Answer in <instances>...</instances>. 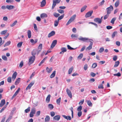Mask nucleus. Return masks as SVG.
Masks as SVG:
<instances>
[{
	"label": "nucleus",
	"mask_w": 122,
	"mask_h": 122,
	"mask_svg": "<svg viewBox=\"0 0 122 122\" xmlns=\"http://www.w3.org/2000/svg\"><path fill=\"white\" fill-rule=\"evenodd\" d=\"M120 63V62L119 61H116L115 62V65L114 66V67H116L118 66Z\"/></svg>",
	"instance_id": "29"
},
{
	"label": "nucleus",
	"mask_w": 122,
	"mask_h": 122,
	"mask_svg": "<svg viewBox=\"0 0 122 122\" xmlns=\"http://www.w3.org/2000/svg\"><path fill=\"white\" fill-rule=\"evenodd\" d=\"M52 70V67H50L49 68L48 67H47L46 68V70L47 72L48 73H50Z\"/></svg>",
	"instance_id": "22"
},
{
	"label": "nucleus",
	"mask_w": 122,
	"mask_h": 122,
	"mask_svg": "<svg viewBox=\"0 0 122 122\" xmlns=\"http://www.w3.org/2000/svg\"><path fill=\"white\" fill-rule=\"evenodd\" d=\"M46 4V0H43L41 3V7H43Z\"/></svg>",
	"instance_id": "21"
},
{
	"label": "nucleus",
	"mask_w": 122,
	"mask_h": 122,
	"mask_svg": "<svg viewBox=\"0 0 122 122\" xmlns=\"http://www.w3.org/2000/svg\"><path fill=\"white\" fill-rule=\"evenodd\" d=\"M119 0H117L115 2V7H117L119 5Z\"/></svg>",
	"instance_id": "37"
},
{
	"label": "nucleus",
	"mask_w": 122,
	"mask_h": 122,
	"mask_svg": "<svg viewBox=\"0 0 122 122\" xmlns=\"http://www.w3.org/2000/svg\"><path fill=\"white\" fill-rule=\"evenodd\" d=\"M28 36L29 38H30L31 37V31L30 30H28L27 31Z\"/></svg>",
	"instance_id": "28"
},
{
	"label": "nucleus",
	"mask_w": 122,
	"mask_h": 122,
	"mask_svg": "<svg viewBox=\"0 0 122 122\" xmlns=\"http://www.w3.org/2000/svg\"><path fill=\"white\" fill-rule=\"evenodd\" d=\"M87 6L85 5L82 7L81 9V12H83L86 8Z\"/></svg>",
	"instance_id": "34"
},
{
	"label": "nucleus",
	"mask_w": 122,
	"mask_h": 122,
	"mask_svg": "<svg viewBox=\"0 0 122 122\" xmlns=\"http://www.w3.org/2000/svg\"><path fill=\"white\" fill-rule=\"evenodd\" d=\"M82 109V107L81 106H80L77 108V110L79 112H81Z\"/></svg>",
	"instance_id": "50"
},
{
	"label": "nucleus",
	"mask_w": 122,
	"mask_h": 122,
	"mask_svg": "<svg viewBox=\"0 0 122 122\" xmlns=\"http://www.w3.org/2000/svg\"><path fill=\"white\" fill-rule=\"evenodd\" d=\"M2 58L3 60L5 61H7V57L5 56H2Z\"/></svg>",
	"instance_id": "51"
},
{
	"label": "nucleus",
	"mask_w": 122,
	"mask_h": 122,
	"mask_svg": "<svg viewBox=\"0 0 122 122\" xmlns=\"http://www.w3.org/2000/svg\"><path fill=\"white\" fill-rule=\"evenodd\" d=\"M36 111V109L34 107L32 108L30 114V117H33L34 116V114L35 113Z\"/></svg>",
	"instance_id": "4"
},
{
	"label": "nucleus",
	"mask_w": 122,
	"mask_h": 122,
	"mask_svg": "<svg viewBox=\"0 0 122 122\" xmlns=\"http://www.w3.org/2000/svg\"><path fill=\"white\" fill-rule=\"evenodd\" d=\"M40 16L41 18L43 19L45 18H46L47 17V15L46 14L44 13L41 14V15Z\"/></svg>",
	"instance_id": "20"
},
{
	"label": "nucleus",
	"mask_w": 122,
	"mask_h": 122,
	"mask_svg": "<svg viewBox=\"0 0 122 122\" xmlns=\"http://www.w3.org/2000/svg\"><path fill=\"white\" fill-rule=\"evenodd\" d=\"M86 102L89 106L90 107H92V104L90 100H86Z\"/></svg>",
	"instance_id": "27"
},
{
	"label": "nucleus",
	"mask_w": 122,
	"mask_h": 122,
	"mask_svg": "<svg viewBox=\"0 0 122 122\" xmlns=\"http://www.w3.org/2000/svg\"><path fill=\"white\" fill-rule=\"evenodd\" d=\"M48 107L51 110H52L54 108V106L53 105L51 104H49L48 105Z\"/></svg>",
	"instance_id": "30"
},
{
	"label": "nucleus",
	"mask_w": 122,
	"mask_h": 122,
	"mask_svg": "<svg viewBox=\"0 0 122 122\" xmlns=\"http://www.w3.org/2000/svg\"><path fill=\"white\" fill-rule=\"evenodd\" d=\"M17 20L15 21L12 24L10 25V26L11 27H13L15 26L16 24L17 23Z\"/></svg>",
	"instance_id": "42"
},
{
	"label": "nucleus",
	"mask_w": 122,
	"mask_h": 122,
	"mask_svg": "<svg viewBox=\"0 0 122 122\" xmlns=\"http://www.w3.org/2000/svg\"><path fill=\"white\" fill-rule=\"evenodd\" d=\"M76 16V15L75 14L71 17L70 19L66 23V25H68L73 21L75 19Z\"/></svg>",
	"instance_id": "2"
},
{
	"label": "nucleus",
	"mask_w": 122,
	"mask_h": 122,
	"mask_svg": "<svg viewBox=\"0 0 122 122\" xmlns=\"http://www.w3.org/2000/svg\"><path fill=\"white\" fill-rule=\"evenodd\" d=\"M20 78H18L15 81V85H17L20 82Z\"/></svg>",
	"instance_id": "33"
},
{
	"label": "nucleus",
	"mask_w": 122,
	"mask_h": 122,
	"mask_svg": "<svg viewBox=\"0 0 122 122\" xmlns=\"http://www.w3.org/2000/svg\"><path fill=\"white\" fill-rule=\"evenodd\" d=\"M62 116L64 118L67 119V120H70L71 119V117L69 116H66L65 115H62Z\"/></svg>",
	"instance_id": "16"
},
{
	"label": "nucleus",
	"mask_w": 122,
	"mask_h": 122,
	"mask_svg": "<svg viewBox=\"0 0 122 122\" xmlns=\"http://www.w3.org/2000/svg\"><path fill=\"white\" fill-rule=\"evenodd\" d=\"M7 30H4L3 31L0 32V34L2 35H5V34L7 33Z\"/></svg>",
	"instance_id": "31"
},
{
	"label": "nucleus",
	"mask_w": 122,
	"mask_h": 122,
	"mask_svg": "<svg viewBox=\"0 0 122 122\" xmlns=\"http://www.w3.org/2000/svg\"><path fill=\"white\" fill-rule=\"evenodd\" d=\"M35 59V56H31L29 59V62L28 63V64L30 65L32 64L34 61Z\"/></svg>",
	"instance_id": "5"
},
{
	"label": "nucleus",
	"mask_w": 122,
	"mask_h": 122,
	"mask_svg": "<svg viewBox=\"0 0 122 122\" xmlns=\"http://www.w3.org/2000/svg\"><path fill=\"white\" fill-rule=\"evenodd\" d=\"M35 82L33 81L30 82L28 86L26 89V90H27L30 89L31 87L34 84Z\"/></svg>",
	"instance_id": "7"
},
{
	"label": "nucleus",
	"mask_w": 122,
	"mask_h": 122,
	"mask_svg": "<svg viewBox=\"0 0 122 122\" xmlns=\"http://www.w3.org/2000/svg\"><path fill=\"white\" fill-rule=\"evenodd\" d=\"M78 39L81 41H83L84 42H86V41L89 40V41L90 42L89 46L87 47L86 49V50H89L92 48V46L93 44V41L92 39H89L88 38L86 37H83L82 36H80Z\"/></svg>",
	"instance_id": "1"
},
{
	"label": "nucleus",
	"mask_w": 122,
	"mask_h": 122,
	"mask_svg": "<svg viewBox=\"0 0 122 122\" xmlns=\"http://www.w3.org/2000/svg\"><path fill=\"white\" fill-rule=\"evenodd\" d=\"M50 114L52 117H53L55 115V113L54 112H50Z\"/></svg>",
	"instance_id": "64"
},
{
	"label": "nucleus",
	"mask_w": 122,
	"mask_h": 122,
	"mask_svg": "<svg viewBox=\"0 0 122 122\" xmlns=\"http://www.w3.org/2000/svg\"><path fill=\"white\" fill-rule=\"evenodd\" d=\"M11 43V42L10 41H8L5 44V45L4 46V47H5L6 46H7L10 45Z\"/></svg>",
	"instance_id": "40"
},
{
	"label": "nucleus",
	"mask_w": 122,
	"mask_h": 122,
	"mask_svg": "<svg viewBox=\"0 0 122 122\" xmlns=\"http://www.w3.org/2000/svg\"><path fill=\"white\" fill-rule=\"evenodd\" d=\"M61 0H53V4L52 6V9H53L54 8L57 3H59Z\"/></svg>",
	"instance_id": "6"
},
{
	"label": "nucleus",
	"mask_w": 122,
	"mask_h": 122,
	"mask_svg": "<svg viewBox=\"0 0 122 122\" xmlns=\"http://www.w3.org/2000/svg\"><path fill=\"white\" fill-rule=\"evenodd\" d=\"M116 17L113 18L111 20L110 22L112 24H113L114 23V22L116 20Z\"/></svg>",
	"instance_id": "36"
},
{
	"label": "nucleus",
	"mask_w": 122,
	"mask_h": 122,
	"mask_svg": "<svg viewBox=\"0 0 122 122\" xmlns=\"http://www.w3.org/2000/svg\"><path fill=\"white\" fill-rule=\"evenodd\" d=\"M6 106H5L1 109L0 111V113H1L6 108Z\"/></svg>",
	"instance_id": "58"
},
{
	"label": "nucleus",
	"mask_w": 122,
	"mask_h": 122,
	"mask_svg": "<svg viewBox=\"0 0 122 122\" xmlns=\"http://www.w3.org/2000/svg\"><path fill=\"white\" fill-rule=\"evenodd\" d=\"M117 59V56H114L113 57V60L114 61H116Z\"/></svg>",
	"instance_id": "62"
},
{
	"label": "nucleus",
	"mask_w": 122,
	"mask_h": 122,
	"mask_svg": "<svg viewBox=\"0 0 122 122\" xmlns=\"http://www.w3.org/2000/svg\"><path fill=\"white\" fill-rule=\"evenodd\" d=\"M15 8V6L12 5H7L6 6V8L10 10L13 9Z\"/></svg>",
	"instance_id": "14"
},
{
	"label": "nucleus",
	"mask_w": 122,
	"mask_h": 122,
	"mask_svg": "<svg viewBox=\"0 0 122 122\" xmlns=\"http://www.w3.org/2000/svg\"><path fill=\"white\" fill-rule=\"evenodd\" d=\"M50 118L49 116H47L45 119V122H48L50 120Z\"/></svg>",
	"instance_id": "25"
},
{
	"label": "nucleus",
	"mask_w": 122,
	"mask_h": 122,
	"mask_svg": "<svg viewBox=\"0 0 122 122\" xmlns=\"http://www.w3.org/2000/svg\"><path fill=\"white\" fill-rule=\"evenodd\" d=\"M7 81L8 82L11 83V77H9L8 78Z\"/></svg>",
	"instance_id": "49"
},
{
	"label": "nucleus",
	"mask_w": 122,
	"mask_h": 122,
	"mask_svg": "<svg viewBox=\"0 0 122 122\" xmlns=\"http://www.w3.org/2000/svg\"><path fill=\"white\" fill-rule=\"evenodd\" d=\"M94 21L98 24H101L102 22L100 18H95L94 20Z\"/></svg>",
	"instance_id": "8"
},
{
	"label": "nucleus",
	"mask_w": 122,
	"mask_h": 122,
	"mask_svg": "<svg viewBox=\"0 0 122 122\" xmlns=\"http://www.w3.org/2000/svg\"><path fill=\"white\" fill-rule=\"evenodd\" d=\"M104 49L102 47L100 48L99 50V51L100 53H102L104 51Z\"/></svg>",
	"instance_id": "57"
},
{
	"label": "nucleus",
	"mask_w": 122,
	"mask_h": 122,
	"mask_svg": "<svg viewBox=\"0 0 122 122\" xmlns=\"http://www.w3.org/2000/svg\"><path fill=\"white\" fill-rule=\"evenodd\" d=\"M5 99L2 100L0 104V107H2L5 104Z\"/></svg>",
	"instance_id": "19"
},
{
	"label": "nucleus",
	"mask_w": 122,
	"mask_h": 122,
	"mask_svg": "<svg viewBox=\"0 0 122 122\" xmlns=\"http://www.w3.org/2000/svg\"><path fill=\"white\" fill-rule=\"evenodd\" d=\"M57 41L56 40H55L53 41L51 45V48H53L56 45L57 43Z\"/></svg>",
	"instance_id": "12"
},
{
	"label": "nucleus",
	"mask_w": 122,
	"mask_h": 122,
	"mask_svg": "<svg viewBox=\"0 0 122 122\" xmlns=\"http://www.w3.org/2000/svg\"><path fill=\"white\" fill-rule=\"evenodd\" d=\"M66 92L68 96L70 98H71L72 96L71 91L69 89H67L66 90Z\"/></svg>",
	"instance_id": "9"
},
{
	"label": "nucleus",
	"mask_w": 122,
	"mask_h": 122,
	"mask_svg": "<svg viewBox=\"0 0 122 122\" xmlns=\"http://www.w3.org/2000/svg\"><path fill=\"white\" fill-rule=\"evenodd\" d=\"M73 66H72L68 70V74H70L72 72L73 69Z\"/></svg>",
	"instance_id": "32"
},
{
	"label": "nucleus",
	"mask_w": 122,
	"mask_h": 122,
	"mask_svg": "<svg viewBox=\"0 0 122 122\" xmlns=\"http://www.w3.org/2000/svg\"><path fill=\"white\" fill-rule=\"evenodd\" d=\"M17 75V73L16 72H15L13 74L12 77V80L14 81Z\"/></svg>",
	"instance_id": "15"
},
{
	"label": "nucleus",
	"mask_w": 122,
	"mask_h": 122,
	"mask_svg": "<svg viewBox=\"0 0 122 122\" xmlns=\"http://www.w3.org/2000/svg\"><path fill=\"white\" fill-rule=\"evenodd\" d=\"M61 100V98L59 97V98L57 99V100L56 102L57 104H59L60 103Z\"/></svg>",
	"instance_id": "63"
},
{
	"label": "nucleus",
	"mask_w": 122,
	"mask_h": 122,
	"mask_svg": "<svg viewBox=\"0 0 122 122\" xmlns=\"http://www.w3.org/2000/svg\"><path fill=\"white\" fill-rule=\"evenodd\" d=\"M54 16L56 17H57L59 16L60 15L59 14L57 13H56L55 12L53 14Z\"/></svg>",
	"instance_id": "44"
},
{
	"label": "nucleus",
	"mask_w": 122,
	"mask_h": 122,
	"mask_svg": "<svg viewBox=\"0 0 122 122\" xmlns=\"http://www.w3.org/2000/svg\"><path fill=\"white\" fill-rule=\"evenodd\" d=\"M42 44H40L38 47L37 49V55L40 53L42 50Z\"/></svg>",
	"instance_id": "11"
},
{
	"label": "nucleus",
	"mask_w": 122,
	"mask_h": 122,
	"mask_svg": "<svg viewBox=\"0 0 122 122\" xmlns=\"http://www.w3.org/2000/svg\"><path fill=\"white\" fill-rule=\"evenodd\" d=\"M113 10V6L112 5H110L109 7H108L106 9L107 14V15L110 14Z\"/></svg>",
	"instance_id": "3"
},
{
	"label": "nucleus",
	"mask_w": 122,
	"mask_h": 122,
	"mask_svg": "<svg viewBox=\"0 0 122 122\" xmlns=\"http://www.w3.org/2000/svg\"><path fill=\"white\" fill-rule=\"evenodd\" d=\"M36 49H34L31 52V54L33 57L35 56V55L36 54Z\"/></svg>",
	"instance_id": "24"
},
{
	"label": "nucleus",
	"mask_w": 122,
	"mask_h": 122,
	"mask_svg": "<svg viewBox=\"0 0 122 122\" xmlns=\"http://www.w3.org/2000/svg\"><path fill=\"white\" fill-rule=\"evenodd\" d=\"M117 34V32L116 31H114L112 34V37L113 38L115 37L116 35Z\"/></svg>",
	"instance_id": "52"
},
{
	"label": "nucleus",
	"mask_w": 122,
	"mask_h": 122,
	"mask_svg": "<svg viewBox=\"0 0 122 122\" xmlns=\"http://www.w3.org/2000/svg\"><path fill=\"white\" fill-rule=\"evenodd\" d=\"M12 115H10L8 118L6 120L5 122H9L10 120L12 118Z\"/></svg>",
	"instance_id": "35"
},
{
	"label": "nucleus",
	"mask_w": 122,
	"mask_h": 122,
	"mask_svg": "<svg viewBox=\"0 0 122 122\" xmlns=\"http://www.w3.org/2000/svg\"><path fill=\"white\" fill-rule=\"evenodd\" d=\"M23 65V61H22L20 62L19 64V67L20 68H21Z\"/></svg>",
	"instance_id": "54"
},
{
	"label": "nucleus",
	"mask_w": 122,
	"mask_h": 122,
	"mask_svg": "<svg viewBox=\"0 0 122 122\" xmlns=\"http://www.w3.org/2000/svg\"><path fill=\"white\" fill-rule=\"evenodd\" d=\"M64 16V14H63L62 15H61L58 17L57 20L59 21V20L62 19L63 18Z\"/></svg>",
	"instance_id": "41"
},
{
	"label": "nucleus",
	"mask_w": 122,
	"mask_h": 122,
	"mask_svg": "<svg viewBox=\"0 0 122 122\" xmlns=\"http://www.w3.org/2000/svg\"><path fill=\"white\" fill-rule=\"evenodd\" d=\"M98 88L99 89H103L104 88L103 85L102 84H100L98 86Z\"/></svg>",
	"instance_id": "59"
},
{
	"label": "nucleus",
	"mask_w": 122,
	"mask_h": 122,
	"mask_svg": "<svg viewBox=\"0 0 122 122\" xmlns=\"http://www.w3.org/2000/svg\"><path fill=\"white\" fill-rule=\"evenodd\" d=\"M59 22V21L57 20H55L54 21V25L55 27H56L58 25Z\"/></svg>",
	"instance_id": "38"
},
{
	"label": "nucleus",
	"mask_w": 122,
	"mask_h": 122,
	"mask_svg": "<svg viewBox=\"0 0 122 122\" xmlns=\"http://www.w3.org/2000/svg\"><path fill=\"white\" fill-rule=\"evenodd\" d=\"M93 11H90L86 13L85 15V17L86 18H87L90 16L92 15Z\"/></svg>",
	"instance_id": "10"
},
{
	"label": "nucleus",
	"mask_w": 122,
	"mask_h": 122,
	"mask_svg": "<svg viewBox=\"0 0 122 122\" xmlns=\"http://www.w3.org/2000/svg\"><path fill=\"white\" fill-rule=\"evenodd\" d=\"M30 107H29L27 108L25 110V112L26 113H28L30 111Z\"/></svg>",
	"instance_id": "45"
},
{
	"label": "nucleus",
	"mask_w": 122,
	"mask_h": 122,
	"mask_svg": "<svg viewBox=\"0 0 122 122\" xmlns=\"http://www.w3.org/2000/svg\"><path fill=\"white\" fill-rule=\"evenodd\" d=\"M60 116L59 115H57L54 117L53 118V119L55 120L58 121L60 120Z\"/></svg>",
	"instance_id": "13"
},
{
	"label": "nucleus",
	"mask_w": 122,
	"mask_h": 122,
	"mask_svg": "<svg viewBox=\"0 0 122 122\" xmlns=\"http://www.w3.org/2000/svg\"><path fill=\"white\" fill-rule=\"evenodd\" d=\"M67 46L68 49L69 50H74V49H75L76 48H72L70 46H69V45H67Z\"/></svg>",
	"instance_id": "48"
},
{
	"label": "nucleus",
	"mask_w": 122,
	"mask_h": 122,
	"mask_svg": "<svg viewBox=\"0 0 122 122\" xmlns=\"http://www.w3.org/2000/svg\"><path fill=\"white\" fill-rule=\"evenodd\" d=\"M70 110H71V116L72 118H73V108L72 107H71L70 109Z\"/></svg>",
	"instance_id": "43"
},
{
	"label": "nucleus",
	"mask_w": 122,
	"mask_h": 122,
	"mask_svg": "<svg viewBox=\"0 0 122 122\" xmlns=\"http://www.w3.org/2000/svg\"><path fill=\"white\" fill-rule=\"evenodd\" d=\"M57 11L59 13H60L62 14L64 12V11L63 10L61 9L58 10Z\"/></svg>",
	"instance_id": "55"
},
{
	"label": "nucleus",
	"mask_w": 122,
	"mask_h": 122,
	"mask_svg": "<svg viewBox=\"0 0 122 122\" xmlns=\"http://www.w3.org/2000/svg\"><path fill=\"white\" fill-rule=\"evenodd\" d=\"M61 51L60 53V54H63L64 52L66 51V49L65 47H63L61 49Z\"/></svg>",
	"instance_id": "18"
},
{
	"label": "nucleus",
	"mask_w": 122,
	"mask_h": 122,
	"mask_svg": "<svg viewBox=\"0 0 122 122\" xmlns=\"http://www.w3.org/2000/svg\"><path fill=\"white\" fill-rule=\"evenodd\" d=\"M113 75L114 76H121V74L120 72H118L117 74H114Z\"/></svg>",
	"instance_id": "61"
},
{
	"label": "nucleus",
	"mask_w": 122,
	"mask_h": 122,
	"mask_svg": "<svg viewBox=\"0 0 122 122\" xmlns=\"http://www.w3.org/2000/svg\"><path fill=\"white\" fill-rule=\"evenodd\" d=\"M55 33L54 31H52L49 34L48 36V37H51L54 35L55 34Z\"/></svg>",
	"instance_id": "17"
},
{
	"label": "nucleus",
	"mask_w": 122,
	"mask_h": 122,
	"mask_svg": "<svg viewBox=\"0 0 122 122\" xmlns=\"http://www.w3.org/2000/svg\"><path fill=\"white\" fill-rule=\"evenodd\" d=\"M41 113V112L40 111H38L36 113V116L37 117H38L39 116L40 114Z\"/></svg>",
	"instance_id": "53"
},
{
	"label": "nucleus",
	"mask_w": 122,
	"mask_h": 122,
	"mask_svg": "<svg viewBox=\"0 0 122 122\" xmlns=\"http://www.w3.org/2000/svg\"><path fill=\"white\" fill-rule=\"evenodd\" d=\"M22 42H20L18 43L17 45V46L18 47L20 48L21 47L22 44Z\"/></svg>",
	"instance_id": "46"
},
{
	"label": "nucleus",
	"mask_w": 122,
	"mask_h": 122,
	"mask_svg": "<svg viewBox=\"0 0 122 122\" xmlns=\"http://www.w3.org/2000/svg\"><path fill=\"white\" fill-rule=\"evenodd\" d=\"M51 97V95L50 94L46 98V101L47 103L49 102L50 100V98Z\"/></svg>",
	"instance_id": "26"
},
{
	"label": "nucleus",
	"mask_w": 122,
	"mask_h": 122,
	"mask_svg": "<svg viewBox=\"0 0 122 122\" xmlns=\"http://www.w3.org/2000/svg\"><path fill=\"white\" fill-rule=\"evenodd\" d=\"M83 56V54L82 53L80 54L77 57L78 59H81Z\"/></svg>",
	"instance_id": "39"
},
{
	"label": "nucleus",
	"mask_w": 122,
	"mask_h": 122,
	"mask_svg": "<svg viewBox=\"0 0 122 122\" xmlns=\"http://www.w3.org/2000/svg\"><path fill=\"white\" fill-rule=\"evenodd\" d=\"M56 73V71H54L52 74L50 76V77L51 78H53L55 76Z\"/></svg>",
	"instance_id": "23"
},
{
	"label": "nucleus",
	"mask_w": 122,
	"mask_h": 122,
	"mask_svg": "<svg viewBox=\"0 0 122 122\" xmlns=\"http://www.w3.org/2000/svg\"><path fill=\"white\" fill-rule=\"evenodd\" d=\"M78 36V35L74 34H72L71 35V37L72 38H77Z\"/></svg>",
	"instance_id": "47"
},
{
	"label": "nucleus",
	"mask_w": 122,
	"mask_h": 122,
	"mask_svg": "<svg viewBox=\"0 0 122 122\" xmlns=\"http://www.w3.org/2000/svg\"><path fill=\"white\" fill-rule=\"evenodd\" d=\"M97 63H94L92 64V67L93 68H95L97 66Z\"/></svg>",
	"instance_id": "60"
},
{
	"label": "nucleus",
	"mask_w": 122,
	"mask_h": 122,
	"mask_svg": "<svg viewBox=\"0 0 122 122\" xmlns=\"http://www.w3.org/2000/svg\"><path fill=\"white\" fill-rule=\"evenodd\" d=\"M88 68V65L87 64H85L84 66V69L85 70H86Z\"/></svg>",
	"instance_id": "56"
}]
</instances>
